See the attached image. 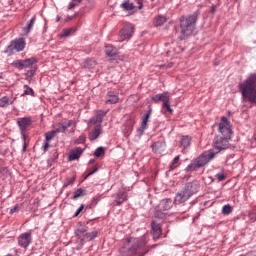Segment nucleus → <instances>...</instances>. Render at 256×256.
Instances as JSON below:
<instances>
[{
  "label": "nucleus",
  "instance_id": "obj_1",
  "mask_svg": "<svg viewBox=\"0 0 256 256\" xmlns=\"http://www.w3.org/2000/svg\"><path fill=\"white\" fill-rule=\"evenodd\" d=\"M218 135L214 138V148L204 151L197 158L193 159L191 163L186 167V171L193 172L198 171L201 167H205L207 163L213 161L218 153L229 149V141H231V135H233V130H231V122L227 117L222 116L221 122L218 124Z\"/></svg>",
  "mask_w": 256,
  "mask_h": 256
},
{
  "label": "nucleus",
  "instance_id": "obj_2",
  "mask_svg": "<svg viewBox=\"0 0 256 256\" xmlns=\"http://www.w3.org/2000/svg\"><path fill=\"white\" fill-rule=\"evenodd\" d=\"M120 251L131 256L147 255L149 253V249H147V235H143L140 238H126Z\"/></svg>",
  "mask_w": 256,
  "mask_h": 256
},
{
  "label": "nucleus",
  "instance_id": "obj_3",
  "mask_svg": "<svg viewBox=\"0 0 256 256\" xmlns=\"http://www.w3.org/2000/svg\"><path fill=\"white\" fill-rule=\"evenodd\" d=\"M239 91L244 99H248L250 103H256V73H252L242 83L238 85Z\"/></svg>",
  "mask_w": 256,
  "mask_h": 256
},
{
  "label": "nucleus",
  "instance_id": "obj_4",
  "mask_svg": "<svg viewBox=\"0 0 256 256\" xmlns=\"http://www.w3.org/2000/svg\"><path fill=\"white\" fill-rule=\"evenodd\" d=\"M198 17L199 13L195 12L194 14L180 20L181 32L178 36L179 41H185L187 37H191V35H193L195 31V25H197Z\"/></svg>",
  "mask_w": 256,
  "mask_h": 256
},
{
  "label": "nucleus",
  "instance_id": "obj_5",
  "mask_svg": "<svg viewBox=\"0 0 256 256\" xmlns=\"http://www.w3.org/2000/svg\"><path fill=\"white\" fill-rule=\"evenodd\" d=\"M152 101L154 103H162L163 109L168 111V113H173L171 108V98L169 97V92H163L161 94H156L152 96Z\"/></svg>",
  "mask_w": 256,
  "mask_h": 256
},
{
  "label": "nucleus",
  "instance_id": "obj_6",
  "mask_svg": "<svg viewBox=\"0 0 256 256\" xmlns=\"http://www.w3.org/2000/svg\"><path fill=\"white\" fill-rule=\"evenodd\" d=\"M25 45H27L25 38H17L10 42V45L7 46L5 53H7L8 55H13V51L19 53L23 51V49H25Z\"/></svg>",
  "mask_w": 256,
  "mask_h": 256
},
{
  "label": "nucleus",
  "instance_id": "obj_7",
  "mask_svg": "<svg viewBox=\"0 0 256 256\" xmlns=\"http://www.w3.org/2000/svg\"><path fill=\"white\" fill-rule=\"evenodd\" d=\"M171 207H173V200H171V198L161 200L157 207L158 211L155 212L154 217L163 219V213H161V211H169Z\"/></svg>",
  "mask_w": 256,
  "mask_h": 256
},
{
  "label": "nucleus",
  "instance_id": "obj_8",
  "mask_svg": "<svg viewBox=\"0 0 256 256\" xmlns=\"http://www.w3.org/2000/svg\"><path fill=\"white\" fill-rule=\"evenodd\" d=\"M35 63H37V58L31 57L23 60L24 69H30L26 72L27 77H33L37 71V67H35Z\"/></svg>",
  "mask_w": 256,
  "mask_h": 256
},
{
  "label": "nucleus",
  "instance_id": "obj_9",
  "mask_svg": "<svg viewBox=\"0 0 256 256\" xmlns=\"http://www.w3.org/2000/svg\"><path fill=\"white\" fill-rule=\"evenodd\" d=\"M18 245L22 247V249H27L31 243H33V236L31 232H25L19 235Z\"/></svg>",
  "mask_w": 256,
  "mask_h": 256
},
{
  "label": "nucleus",
  "instance_id": "obj_10",
  "mask_svg": "<svg viewBox=\"0 0 256 256\" xmlns=\"http://www.w3.org/2000/svg\"><path fill=\"white\" fill-rule=\"evenodd\" d=\"M17 125L20 131H27V129L33 125V118L31 117H22L17 119Z\"/></svg>",
  "mask_w": 256,
  "mask_h": 256
},
{
  "label": "nucleus",
  "instance_id": "obj_11",
  "mask_svg": "<svg viewBox=\"0 0 256 256\" xmlns=\"http://www.w3.org/2000/svg\"><path fill=\"white\" fill-rule=\"evenodd\" d=\"M56 135H57V132L55 130H51L45 133L44 135L45 140L42 145V149L44 153H47V151H49V147H51V145L49 144V141H51L52 139H55Z\"/></svg>",
  "mask_w": 256,
  "mask_h": 256
},
{
  "label": "nucleus",
  "instance_id": "obj_12",
  "mask_svg": "<svg viewBox=\"0 0 256 256\" xmlns=\"http://www.w3.org/2000/svg\"><path fill=\"white\" fill-rule=\"evenodd\" d=\"M133 33H135V27H133L132 25L126 26L120 32V38H121L120 41H127V40H129L130 38L133 37Z\"/></svg>",
  "mask_w": 256,
  "mask_h": 256
},
{
  "label": "nucleus",
  "instance_id": "obj_13",
  "mask_svg": "<svg viewBox=\"0 0 256 256\" xmlns=\"http://www.w3.org/2000/svg\"><path fill=\"white\" fill-rule=\"evenodd\" d=\"M191 199V196L184 190V188L178 192L174 199L175 205H181V203H185V201H189Z\"/></svg>",
  "mask_w": 256,
  "mask_h": 256
},
{
  "label": "nucleus",
  "instance_id": "obj_14",
  "mask_svg": "<svg viewBox=\"0 0 256 256\" xmlns=\"http://www.w3.org/2000/svg\"><path fill=\"white\" fill-rule=\"evenodd\" d=\"M151 149L153 153L161 155V153H165V149H167V144L165 143V141L153 142L151 145Z\"/></svg>",
  "mask_w": 256,
  "mask_h": 256
},
{
  "label": "nucleus",
  "instance_id": "obj_15",
  "mask_svg": "<svg viewBox=\"0 0 256 256\" xmlns=\"http://www.w3.org/2000/svg\"><path fill=\"white\" fill-rule=\"evenodd\" d=\"M183 189L187 192V194L190 197H193V195H195V193L199 191V182L197 181L189 182L185 185Z\"/></svg>",
  "mask_w": 256,
  "mask_h": 256
},
{
  "label": "nucleus",
  "instance_id": "obj_16",
  "mask_svg": "<svg viewBox=\"0 0 256 256\" xmlns=\"http://www.w3.org/2000/svg\"><path fill=\"white\" fill-rule=\"evenodd\" d=\"M105 103L106 105H115L119 103V95L115 91H108Z\"/></svg>",
  "mask_w": 256,
  "mask_h": 256
},
{
  "label": "nucleus",
  "instance_id": "obj_17",
  "mask_svg": "<svg viewBox=\"0 0 256 256\" xmlns=\"http://www.w3.org/2000/svg\"><path fill=\"white\" fill-rule=\"evenodd\" d=\"M102 133H103V126L101 124L96 125L88 136L89 141H97V139H99V136Z\"/></svg>",
  "mask_w": 256,
  "mask_h": 256
},
{
  "label": "nucleus",
  "instance_id": "obj_18",
  "mask_svg": "<svg viewBox=\"0 0 256 256\" xmlns=\"http://www.w3.org/2000/svg\"><path fill=\"white\" fill-rule=\"evenodd\" d=\"M105 115H107V112L103 110H98L96 112V116L90 120V123H93V125H97L99 123V125H101V123H103V118L105 117Z\"/></svg>",
  "mask_w": 256,
  "mask_h": 256
},
{
  "label": "nucleus",
  "instance_id": "obj_19",
  "mask_svg": "<svg viewBox=\"0 0 256 256\" xmlns=\"http://www.w3.org/2000/svg\"><path fill=\"white\" fill-rule=\"evenodd\" d=\"M82 154H83V148L81 147L74 148L69 153V161H77V159H79V157H81Z\"/></svg>",
  "mask_w": 256,
  "mask_h": 256
},
{
  "label": "nucleus",
  "instance_id": "obj_20",
  "mask_svg": "<svg viewBox=\"0 0 256 256\" xmlns=\"http://www.w3.org/2000/svg\"><path fill=\"white\" fill-rule=\"evenodd\" d=\"M192 138L189 135L182 136L179 141V147L182 149H189L191 147Z\"/></svg>",
  "mask_w": 256,
  "mask_h": 256
},
{
  "label": "nucleus",
  "instance_id": "obj_21",
  "mask_svg": "<svg viewBox=\"0 0 256 256\" xmlns=\"http://www.w3.org/2000/svg\"><path fill=\"white\" fill-rule=\"evenodd\" d=\"M105 53H106L107 57H110L111 59H113L114 57H117V55H119L117 48L113 45H106Z\"/></svg>",
  "mask_w": 256,
  "mask_h": 256
},
{
  "label": "nucleus",
  "instance_id": "obj_22",
  "mask_svg": "<svg viewBox=\"0 0 256 256\" xmlns=\"http://www.w3.org/2000/svg\"><path fill=\"white\" fill-rule=\"evenodd\" d=\"M151 229L153 232V238L154 239H159L161 237V225L157 222H152L151 223Z\"/></svg>",
  "mask_w": 256,
  "mask_h": 256
},
{
  "label": "nucleus",
  "instance_id": "obj_23",
  "mask_svg": "<svg viewBox=\"0 0 256 256\" xmlns=\"http://www.w3.org/2000/svg\"><path fill=\"white\" fill-rule=\"evenodd\" d=\"M227 176H225V170L223 168L214 169V179H217L219 183L225 181Z\"/></svg>",
  "mask_w": 256,
  "mask_h": 256
},
{
  "label": "nucleus",
  "instance_id": "obj_24",
  "mask_svg": "<svg viewBox=\"0 0 256 256\" xmlns=\"http://www.w3.org/2000/svg\"><path fill=\"white\" fill-rule=\"evenodd\" d=\"M82 67L89 70L95 69V67H97V61L93 58H88L83 62Z\"/></svg>",
  "mask_w": 256,
  "mask_h": 256
},
{
  "label": "nucleus",
  "instance_id": "obj_25",
  "mask_svg": "<svg viewBox=\"0 0 256 256\" xmlns=\"http://www.w3.org/2000/svg\"><path fill=\"white\" fill-rule=\"evenodd\" d=\"M35 21H37V17H32L30 21L26 24V27L23 28V31L25 35H29L31 33V30L33 29L35 25Z\"/></svg>",
  "mask_w": 256,
  "mask_h": 256
},
{
  "label": "nucleus",
  "instance_id": "obj_26",
  "mask_svg": "<svg viewBox=\"0 0 256 256\" xmlns=\"http://www.w3.org/2000/svg\"><path fill=\"white\" fill-rule=\"evenodd\" d=\"M125 201H127V195H125V193L119 192L118 194H116V198L114 200V205H123V203H125Z\"/></svg>",
  "mask_w": 256,
  "mask_h": 256
},
{
  "label": "nucleus",
  "instance_id": "obj_27",
  "mask_svg": "<svg viewBox=\"0 0 256 256\" xmlns=\"http://www.w3.org/2000/svg\"><path fill=\"white\" fill-rule=\"evenodd\" d=\"M13 103H15V98L4 96L0 99V107H9V105H13Z\"/></svg>",
  "mask_w": 256,
  "mask_h": 256
},
{
  "label": "nucleus",
  "instance_id": "obj_28",
  "mask_svg": "<svg viewBox=\"0 0 256 256\" xmlns=\"http://www.w3.org/2000/svg\"><path fill=\"white\" fill-rule=\"evenodd\" d=\"M120 7H122V9H124L125 11H133V9H135V3L130 2L129 0L124 1Z\"/></svg>",
  "mask_w": 256,
  "mask_h": 256
},
{
  "label": "nucleus",
  "instance_id": "obj_29",
  "mask_svg": "<svg viewBox=\"0 0 256 256\" xmlns=\"http://www.w3.org/2000/svg\"><path fill=\"white\" fill-rule=\"evenodd\" d=\"M151 117V109L147 111V113L142 117L141 127L143 129H147V123H149V119Z\"/></svg>",
  "mask_w": 256,
  "mask_h": 256
},
{
  "label": "nucleus",
  "instance_id": "obj_30",
  "mask_svg": "<svg viewBox=\"0 0 256 256\" xmlns=\"http://www.w3.org/2000/svg\"><path fill=\"white\" fill-rule=\"evenodd\" d=\"M12 67H15V69H18L19 71H22V69H25V65L23 64V60H15L12 62Z\"/></svg>",
  "mask_w": 256,
  "mask_h": 256
},
{
  "label": "nucleus",
  "instance_id": "obj_31",
  "mask_svg": "<svg viewBox=\"0 0 256 256\" xmlns=\"http://www.w3.org/2000/svg\"><path fill=\"white\" fill-rule=\"evenodd\" d=\"M231 213H233V207H231V205L226 204L222 207L223 215H231Z\"/></svg>",
  "mask_w": 256,
  "mask_h": 256
},
{
  "label": "nucleus",
  "instance_id": "obj_32",
  "mask_svg": "<svg viewBox=\"0 0 256 256\" xmlns=\"http://www.w3.org/2000/svg\"><path fill=\"white\" fill-rule=\"evenodd\" d=\"M20 134L23 140L22 153H25L27 151V135H25V131H20Z\"/></svg>",
  "mask_w": 256,
  "mask_h": 256
},
{
  "label": "nucleus",
  "instance_id": "obj_33",
  "mask_svg": "<svg viewBox=\"0 0 256 256\" xmlns=\"http://www.w3.org/2000/svg\"><path fill=\"white\" fill-rule=\"evenodd\" d=\"M167 23V17L165 16H158L156 18V25L157 27H161V25H165Z\"/></svg>",
  "mask_w": 256,
  "mask_h": 256
},
{
  "label": "nucleus",
  "instance_id": "obj_34",
  "mask_svg": "<svg viewBox=\"0 0 256 256\" xmlns=\"http://www.w3.org/2000/svg\"><path fill=\"white\" fill-rule=\"evenodd\" d=\"M181 159V156H176L172 162L170 163V169H177L178 165H179V160Z\"/></svg>",
  "mask_w": 256,
  "mask_h": 256
},
{
  "label": "nucleus",
  "instance_id": "obj_35",
  "mask_svg": "<svg viewBox=\"0 0 256 256\" xmlns=\"http://www.w3.org/2000/svg\"><path fill=\"white\" fill-rule=\"evenodd\" d=\"M83 193H85V190H83V188H78L75 192L74 195L72 196V199L75 201L77 199H79V197H81L83 195Z\"/></svg>",
  "mask_w": 256,
  "mask_h": 256
},
{
  "label": "nucleus",
  "instance_id": "obj_36",
  "mask_svg": "<svg viewBox=\"0 0 256 256\" xmlns=\"http://www.w3.org/2000/svg\"><path fill=\"white\" fill-rule=\"evenodd\" d=\"M73 33H75V30L73 28L64 29L60 37H70V35H73Z\"/></svg>",
  "mask_w": 256,
  "mask_h": 256
},
{
  "label": "nucleus",
  "instance_id": "obj_37",
  "mask_svg": "<svg viewBox=\"0 0 256 256\" xmlns=\"http://www.w3.org/2000/svg\"><path fill=\"white\" fill-rule=\"evenodd\" d=\"M24 89L25 95H31V97H35V91H33V88L29 87V85H24Z\"/></svg>",
  "mask_w": 256,
  "mask_h": 256
},
{
  "label": "nucleus",
  "instance_id": "obj_38",
  "mask_svg": "<svg viewBox=\"0 0 256 256\" xmlns=\"http://www.w3.org/2000/svg\"><path fill=\"white\" fill-rule=\"evenodd\" d=\"M54 131L56 132V134H58V133H65V131L67 130L64 127L63 123H58L57 128Z\"/></svg>",
  "mask_w": 256,
  "mask_h": 256
},
{
  "label": "nucleus",
  "instance_id": "obj_39",
  "mask_svg": "<svg viewBox=\"0 0 256 256\" xmlns=\"http://www.w3.org/2000/svg\"><path fill=\"white\" fill-rule=\"evenodd\" d=\"M105 154V148L98 147L94 152V157H101V155Z\"/></svg>",
  "mask_w": 256,
  "mask_h": 256
},
{
  "label": "nucleus",
  "instance_id": "obj_40",
  "mask_svg": "<svg viewBox=\"0 0 256 256\" xmlns=\"http://www.w3.org/2000/svg\"><path fill=\"white\" fill-rule=\"evenodd\" d=\"M85 233H87V227L86 226H82L80 228H78L75 231V234L79 237V235H85Z\"/></svg>",
  "mask_w": 256,
  "mask_h": 256
},
{
  "label": "nucleus",
  "instance_id": "obj_41",
  "mask_svg": "<svg viewBox=\"0 0 256 256\" xmlns=\"http://www.w3.org/2000/svg\"><path fill=\"white\" fill-rule=\"evenodd\" d=\"M83 0H72L68 5V9H75Z\"/></svg>",
  "mask_w": 256,
  "mask_h": 256
},
{
  "label": "nucleus",
  "instance_id": "obj_42",
  "mask_svg": "<svg viewBox=\"0 0 256 256\" xmlns=\"http://www.w3.org/2000/svg\"><path fill=\"white\" fill-rule=\"evenodd\" d=\"M86 238L89 239V241H93L95 237H97V231L88 232L85 234Z\"/></svg>",
  "mask_w": 256,
  "mask_h": 256
},
{
  "label": "nucleus",
  "instance_id": "obj_43",
  "mask_svg": "<svg viewBox=\"0 0 256 256\" xmlns=\"http://www.w3.org/2000/svg\"><path fill=\"white\" fill-rule=\"evenodd\" d=\"M145 129L147 128H143V126H140V128L137 129L136 136L138 137V139H141V137H143V134L145 133Z\"/></svg>",
  "mask_w": 256,
  "mask_h": 256
},
{
  "label": "nucleus",
  "instance_id": "obj_44",
  "mask_svg": "<svg viewBox=\"0 0 256 256\" xmlns=\"http://www.w3.org/2000/svg\"><path fill=\"white\" fill-rule=\"evenodd\" d=\"M86 137L84 134L80 135L78 139L75 140L76 145H81V143H84L86 141Z\"/></svg>",
  "mask_w": 256,
  "mask_h": 256
},
{
  "label": "nucleus",
  "instance_id": "obj_45",
  "mask_svg": "<svg viewBox=\"0 0 256 256\" xmlns=\"http://www.w3.org/2000/svg\"><path fill=\"white\" fill-rule=\"evenodd\" d=\"M135 9H143V0H134Z\"/></svg>",
  "mask_w": 256,
  "mask_h": 256
},
{
  "label": "nucleus",
  "instance_id": "obj_46",
  "mask_svg": "<svg viewBox=\"0 0 256 256\" xmlns=\"http://www.w3.org/2000/svg\"><path fill=\"white\" fill-rule=\"evenodd\" d=\"M101 201V197L100 196H96L92 199L91 201V207H96L97 203H99Z\"/></svg>",
  "mask_w": 256,
  "mask_h": 256
},
{
  "label": "nucleus",
  "instance_id": "obj_47",
  "mask_svg": "<svg viewBox=\"0 0 256 256\" xmlns=\"http://www.w3.org/2000/svg\"><path fill=\"white\" fill-rule=\"evenodd\" d=\"M75 183V177L67 178L64 183V187H69V185H73Z\"/></svg>",
  "mask_w": 256,
  "mask_h": 256
},
{
  "label": "nucleus",
  "instance_id": "obj_48",
  "mask_svg": "<svg viewBox=\"0 0 256 256\" xmlns=\"http://www.w3.org/2000/svg\"><path fill=\"white\" fill-rule=\"evenodd\" d=\"M83 209H85V204L80 205V207L74 213V217H79V214L81 213V211H83Z\"/></svg>",
  "mask_w": 256,
  "mask_h": 256
},
{
  "label": "nucleus",
  "instance_id": "obj_49",
  "mask_svg": "<svg viewBox=\"0 0 256 256\" xmlns=\"http://www.w3.org/2000/svg\"><path fill=\"white\" fill-rule=\"evenodd\" d=\"M248 217H249L250 221L255 223V221H256V212L249 213Z\"/></svg>",
  "mask_w": 256,
  "mask_h": 256
},
{
  "label": "nucleus",
  "instance_id": "obj_50",
  "mask_svg": "<svg viewBox=\"0 0 256 256\" xmlns=\"http://www.w3.org/2000/svg\"><path fill=\"white\" fill-rule=\"evenodd\" d=\"M99 171L98 168H94L92 171H90L86 176L85 179H87L88 177H91V175H95V173H97Z\"/></svg>",
  "mask_w": 256,
  "mask_h": 256
},
{
  "label": "nucleus",
  "instance_id": "obj_51",
  "mask_svg": "<svg viewBox=\"0 0 256 256\" xmlns=\"http://www.w3.org/2000/svg\"><path fill=\"white\" fill-rule=\"evenodd\" d=\"M62 125H64L65 129H69V127H71V125H73V120H70L68 122H64L62 123Z\"/></svg>",
  "mask_w": 256,
  "mask_h": 256
},
{
  "label": "nucleus",
  "instance_id": "obj_52",
  "mask_svg": "<svg viewBox=\"0 0 256 256\" xmlns=\"http://www.w3.org/2000/svg\"><path fill=\"white\" fill-rule=\"evenodd\" d=\"M17 211H19V206H18V205L14 206V207L10 210V215H13V213H17Z\"/></svg>",
  "mask_w": 256,
  "mask_h": 256
},
{
  "label": "nucleus",
  "instance_id": "obj_53",
  "mask_svg": "<svg viewBox=\"0 0 256 256\" xmlns=\"http://www.w3.org/2000/svg\"><path fill=\"white\" fill-rule=\"evenodd\" d=\"M215 11H217V5L212 4V6L210 8V13L213 15V14H215Z\"/></svg>",
  "mask_w": 256,
  "mask_h": 256
},
{
  "label": "nucleus",
  "instance_id": "obj_54",
  "mask_svg": "<svg viewBox=\"0 0 256 256\" xmlns=\"http://www.w3.org/2000/svg\"><path fill=\"white\" fill-rule=\"evenodd\" d=\"M93 163H95V160H94V159H91V160L89 161V164L91 165V164H93Z\"/></svg>",
  "mask_w": 256,
  "mask_h": 256
},
{
  "label": "nucleus",
  "instance_id": "obj_55",
  "mask_svg": "<svg viewBox=\"0 0 256 256\" xmlns=\"http://www.w3.org/2000/svg\"><path fill=\"white\" fill-rule=\"evenodd\" d=\"M60 20H61V18H59V17L56 18L57 23H59Z\"/></svg>",
  "mask_w": 256,
  "mask_h": 256
}]
</instances>
